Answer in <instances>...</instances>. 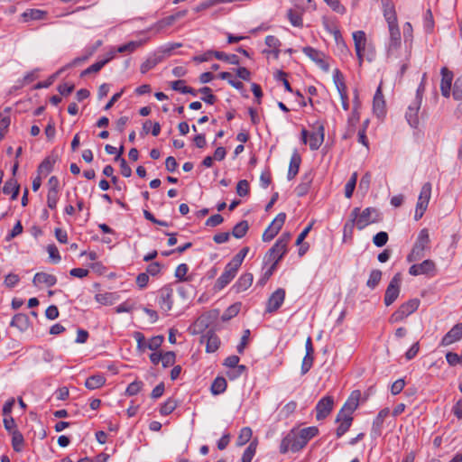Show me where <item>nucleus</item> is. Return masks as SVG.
Here are the masks:
<instances>
[{"mask_svg":"<svg viewBox=\"0 0 462 462\" xmlns=\"http://www.w3.org/2000/svg\"><path fill=\"white\" fill-rule=\"evenodd\" d=\"M318 434L319 429L316 426L300 430L293 428L282 438L280 444V453L286 454L289 451L293 453L299 452Z\"/></svg>","mask_w":462,"mask_h":462,"instance_id":"obj_1","label":"nucleus"},{"mask_svg":"<svg viewBox=\"0 0 462 462\" xmlns=\"http://www.w3.org/2000/svg\"><path fill=\"white\" fill-rule=\"evenodd\" d=\"M360 393L358 392H354L351 394L349 400L345 403L344 407L338 412L337 416V422L339 423L337 429V437H342L350 428L353 418L351 417V413L357 408L358 400Z\"/></svg>","mask_w":462,"mask_h":462,"instance_id":"obj_2","label":"nucleus"},{"mask_svg":"<svg viewBox=\"0 0 462 462\" xmlns=\"http://www.w3.org/2000/svg\"><path fill=\"white\" fill-rule=\"evenodd\" d=\"M351 217L359 230L381 220V214L374 208H366L362 212L358 208H355L351 212Z\"/></svg>","mask_w":462,"mask_h":462,"instance_id":"obj_3","label":"nucleus"},{"mask_svg":"<svg viewBox=\"0 0 462 462\" xmlns=\"http://www.w3.org/2000/svg\"><path fill=\"white\" fill-rule=\"evenodd\" d=\"M313 131L309 134L306 129L301 130V141L303 143L309 142L310 149L311 151L318 150L324 142L325 127L323 123L316 121L312 125Z\"/></svg>","mask_w":462,"mask_h":462,"instance_id":"obj_4","label":"nucleus"},{"mask_svg":"<svg viewBox=\"0 0 462 462\" xmlns=\"http://www.w3.org/2000/svg\"><path fill=\"white\" fill-rule=\"evenodd\" d=\"M389 38L386 42L385 48H386V56L387 59H397L398 55V50L402 46V37H401V32L399 29L398 24L395 25H389Z\"/></svg>","mask_w":462,"mask_h":462,"instance_id":"obj_5","label":"nucleus"},{"mask_svg":"<svg viewBox=\"0 0 462 462\" xmlns=\"http://www.w3.org/2000/svg\"><path fill=\"white\" fill-rule=\"evenodd\" d=\"M290 240L289 235L281 236L267 252L265 258H268L272 264L277 266L278 263L287 252V245Z\"/></svg>","mask_w":462,"mask_h":462,"instance_id":"obj_6","label":"nucleus"},{"mask_svg":"<svg viewBox=\"0 0 462 462\" xmlns=\"http://www.w3.org/2000/svg\"><path fill=\"white\" fill-rule=\"evenodd\" d=\"M429 231L426 228L421 229L417 236L416 242L412 247L411 252L409 254L407 259L409 262L418 261L424 255V250L430 244Z\"/></svg>","mask_w":462,"mask_h":462,"instance_id":"obj_7","label":"nucleus"},{"mask_svg":"<svg viewBox=\"0 0 462 462\" xmlns=\"http://www.w3.org/2000/svg\"><path fill=\"white\" fill-rule=\"evenodd\" d=\"M420 306V300L418 299H411L408 301L402 303L399 309L394 311L390 317L391 323H398L408 316L415 312Z\"/></svg>","mask_w":462,"mask_h":462,"instance_id":"obj_8","label":"nucleus"},{"mask_svg":"<svg viewBox=\"0 0 462 462\" xmlns=\"http://www.w3.org/2000/svg\"><path fill=\"white\" fill-rule=\"evenodd\" d=\"M431 189L432 186L430 182H426L422 185L415 208V220L420 219L424 215L431 197Z\"/></svg>","mask_w":462,"mask_h":462,"instance_id":"obj_9","label":"nucleus"},{"mask_svg":"<svg viewBox=\"0 0 462 462\" xmlns=\"http://www.w3.org/2000/svg\"><path fill=\"white\" fill-rule=\"evenodd\" d=\"M401 274L396 273L390 281L384 293L383 301L386 306L392 305L397 300L401 291Z\"/></svg>","mask_w":462,"mask_h":462,"instance_id":"obj_10","label":"nucleus"},{"mask_svg":"<svg viewBox=\"0 0 462 462\" xmlns=\"http://www.w3.org/2000/svg\"><path fill=\"white\" fill-rule=\"evenodd\" d=\"M238 270L239 267L237 265H234L231 261L228 262L225 266L224 272L217 278L216 287L218 290L224 289L236 277Z\"/></svg>","mask_w":462,"mask_h":462,"instance_id":"obj_11","label":"nucleus"},{"mask_svg":"<svg viewBox=\"0 0 462 462\" xmlns=\"http://www.w3.org/2000/svg\"><path fill=\"white\" fill-rule=\"evenodd\" d=\"M302 52L323 70L328 71L329 69L324 52L310 46L304 47Z\"/></svg>","mask_w":462,"mask_h":462,"instance_id":"obj_12","label":"nucleus"},{"mask_svg":"<svg viewBox=\"0 0 462 462\" xmlns=\"http://www.w3.org/2000/svg\"><path fill=\"white\" fill-rule=\"evenodd\" d=\"M334 406L332 396L327 395L321 398L316 405V418L318 420H323L331 412Z\"/></svg>","mask_w":462,"mask_h":462,"instance_id":"obj_13","label":"nucleus"},{"mask_svg":"<svg viewBox=\"0 0 462 462\" xmlns=\"http://www.w3.org/2000/svg\"><path fill=\"white\" fill-rule=\"evenodd\" d=\"M172 296L173 290L169 286L163 287L159 291L158 304L161 310L165 313H168L172 309Z\"/></svg>","mask_w":462,"mask_h":462,"instance_id":"obj_14","label":"nucleus"},{"mask_svg":"<svg viewBox=\"0 0 462 462\" xmlns=\"http://www.w3.org/2000/svg\"><path fill=\"white\" fill-rule=\"evenodd\" d=\"M284 299H285V291L282 288L277 289L269 297L265 311L268 313H273V312L276 311L282 305Z\"/></svg>","mask_w":462,"mask_h":462,"instance_id":"obj_15","label":"nucleus"},{"mask_svg":"<svg viewBox=\"0 0 462 462\" xmlns=\"http://www.w3.org/2000/svg\"><path fill=\"white\" fill-rule=\"evenodd\" d=\"M435 269V263L428 259L424 260L421 263L411 265L409 269V273L413 276L421 274L434 275Z\"/></svg>","mask_w":462,"mask_h":462,"instance_id":"obj_16","label":"nucleus"},{"mask_svg":"<svg viewBox=\"0 0 462 462\" xmlns=\"http://www.w3.org/2000/svg\"><path fill=\"white\" fill-rule=\"evenodd\" d=\"M441 74V82H440V91L443 97H449L451 93V85L453 81V72L450 71L448 68L443 67L440 69Z\"/></svg>","mask_w":462,"mask_h":462,"instance_id":"obj_17","label":"nucleus"},{"mask_svg":"<svg viewBox=\"0 0 462 462\" xmlns=\"http://www.w3.org/2000/svg\"><path fill=\"white\" fill-rule=\"evenodd\" d=\"M390 410L388 408L382 409L377 416L374 418L371 429V436L374 439H376L381 436L383 424L384 419L389 415Z\"/></svg>","mask_w":462,"mask_h":462,"instance_id":"obj_18","label":"nucleus"},{"mask_svg":"<svg viewBox=\"0 0 462 462\" xmlns=\"http://www.w3.org/2000/svg\"><path fill=\"white\" fill-rule=\"evenodd\" d=\"M460 339H462V323H457L442 337L440 345L447 346Z\"/></svg>","mask_w":462,"mask_h":462,"instance_id":"obj_19","label":"nucleus"},{"mask_svg":"<svg viewBox=\"0 0 462 462\" xmlns=\"http://www.w3.org/2000/svg\"><path fill=\"white\" fill-rule=\"evenodd\" d=\"M353 40L355 42V49L356 55L361 64L363 61V52L366 45V36L364 31H356L353 32Z\"/></svg>","mask_w":462,"mask_h":462,"instance_id":"obj_20","label":"nucleus"},{"mask_svg":"<svg viewBox=\"0 0 462 462\" xmlns=\"http://www.w3.org/2000/svg\"><path fill=\"white\" fill-rule=\"evenodd\" d=\"M143 45V41H131L125 44L120 45L118 47H113L107 52L108 55L113 53V59L116 57V53H133L138 48Z\"/></svg>","mask_w":462,"mask_h":462,"instance_id":"obj_21","label":"nucleus"},{"mask_svg":"<svg viewBox=\"0 0 462 462\" xmlns=\"http://www.w3.org/2000/svg\"><path fill=\"white\" fill-rule=\"evenodd\" d=\"M32 283L34 286L45 285L47 287H52L57 283V278L53 274L40 272L34 274Z\"/></svg>","mask_w":462,"mask_h":462,"instance_id":"obj_22","label":"nucleus"},{"mask_svg":"<svg viewBox=\"0 0 462 462\" xmlns=\"http://www.w3.org/2000/svg\"><path fill=\"white\" fill-rule=\"evenodd\" d=\"M253 281L254 275L251 273H243L233 285L232 289L236 293L243 292L251 287Z\"/></svg>","mask_w":462,"mask_h":462,"instance_id":"obj_23","label":"nucleus"},{"mask_svg":"<svg viewBox=\"0 0 462 462\" xmlns=\"http://www.w3.org/2000/svg\"><path fill=\"white\" fill-rule=\"evenodd\" d=\"M383 5V16L389 25L398 24L397 16L394 10L393 5L391 3V0H382Z\"/></svg>","mask_w":462,"mask_h":462,"instance_id":"obj_24","label":"nucleus"},{"mask_svg":"<svg viewBox=\"0 0 462 462\" xmlns=\"http://www.w3.org/2000/svg\"><path fill=\"white\" fill-rule=\"evenodd\" d=\"M10 326L16 328L20 332H24L30 326V319L26 314L18 313L13 317Z\"/></svg>","mask_w":462,"mask_h":462,"instance_id":"obj_25","label":"nucleus"},{"mask_svg":"<svg viewBox=\"0 0 462 462\" xmlns=\"http://www.w3.org/2000/svg\"><path fill=\"white\" fill-rule=\"evenodd\" d=\"M206 340V351L208 353H214L217 351L220 345L218 337L212 331H208L202 337V342Z\"/></svg>","mask_w":462,"mask_h":462,"instance_id":"obj_26","label":"nucleus"},{"mask_svg":"<svg viewBox=\"0 0 462 462\" xmlns=\"http://www.w3.org/2000/svg\"><path fill=\"white\" fill-rule=\"evenodd\" d=\"M313 180V175L311 171L305 173L302 178L300 183L295 188V192L298 197L305 196L311 185Z\"/></svg>","mask_w":462,"mask_h":462,"instance_id":"obj_27","label":"nucleus"},{"mask_svg":"<svg viewBox=\"0 0 462 462\" xmlns=\"http://www.w3.org/2000/svg\"><path fill=\"white\" fill-rule=\"evenodd\" d=\"M301 162V157L297 151H294L290 161L289 170L287 178L289 180L295 178L299 172L300 165Z\"/></svg>","mask_w":462,"mask_h":462,"instance_id":"obj_28","label":"nucleus"},{"mask_svg":"<svg viewBox=\"0 0 462 462\" xmlns=\"http://www.w3.org/2000/svg\"><path fill=\"white\" fill-rule=\"evenodd\" d=\"M384 106L385 102L381 90V87H378L373 100L374 112L377 115V116H381L384 114Z\"/></svg>","mask_w":462,"mask_h":462,"instance_id":"obj_29","label":"nucleus"},{"mask_svg":"<svg viewBox=\"0 0 462 462\" xmlns=\"http://www.w3.org/2000/svg\"><path fill=\"white\" fill-rule=\"evenodd\" d=\"M19 190L20 185L14 177L6 180L3 188V192L6 195H11V199L13 200L17 199Z\"/></svg>","mask_w":462,"mask_h":462,"instance_id":"obj_30","label":"nucleus"},{"mask_svg":"<svg viewBox=\"0 0 462 462\" xmlns=\"http://www.w3.org/2000/svg\"><path fill=\"white\" fill-rule=\"evenodd\" d=\"M265 44L271 48V51L264 50L263 52L266 54H273L275 59H277L280 55V50L279 47L281 46L280 40L273 36V35H268L265 38Z\"/></svg>","mask_w":462,"mask_h":462,"instance_id":"obj_31","label":"nucleus"},{"mask_svg":"<svg viewBox=\"0 0 462 462\" xmlns=\"http://www.w3.org/2000/svg\"><path fill=\"white\" fill-rule=\"evenodd\" d=\"M106 383V378L103 374H97L87 378L85 386L88 390H96L101 388Z\"/></svg>","mask_w":462,"mask_h":462,"instance_id":"obj_32","label":"nucleus"},{"mask_svg":"<svg viewBox=\"0 0 462 462\" xmlns=\"http://www.w3.org/2000/svg\"><path fill=\"white\" fill-rule=\"evenodd\" d=\"M113 60V53L108 55L106 53V58L95 62L81 72V77L87 76L91 73L98 72L106 63Z\"/></svg>","mask_w":462,"mask_h":462,"instance_id":"obj_33","label":"nucleus"},{"mask_svg":"<svg viewBox=\"0 0 462 462\" xmlns=\"http://www.w3.org/2000/svg\"><path fill=\"white\" fill-rule=\"evenodd\" d=\"M57 161V156L50 155L46 157L39 165L38 171L41 174H49L52 170L53 166Z\"/></svg>","mask_w":462,"mask_h":462,"instance_id":"obj_34","label":"nucleus"},{"mask_svg":"<svg viewBox=\"0 0 462 462\" xmlns=\"http://www.w3.org/2000/svg\"><path fill=\"white\" fill-rule=\"evenodd\" d=\"M12 446L14 451L21 452L23 448L24 439L19 430H13L12 433Z\"/></svg>","mask_w":462,"mask_h":462,"instance_id":"obj_35","label":"nucleus"},{"mask_svg":"<svg viewBox=\"0 0 462 462\" xmlns=\"http://www.w3.org/2000/svg\"><path fill=\"white\" fill-rule=\"evenodd\" d=\"M248 228V222L246 220H242L234 226L232 236L238 239L242 238L246 235Z\"/></svg>","mask_w":462,"mask_h":462,"instance_id":"obj_36","label":"nucleus"},{"mask_svg":"<svg viewBox=\"0 0 462 462\" xmlns=\"http://www.w3.org/2000/svg\"><path fill=\"white\" fill-rule=\"evenodd\" d=\"M226 381L224 377H217L211 384V392L214 395L223 393L226 389Z\"/></svg>","mask_w":462,"mask_h":462,"instance_id":"obj_37","label":"nucleus"},{"mask_svg":"<svg viewBox=\"0 0 462 462\" xmlns=\"http://www.w3.org/2000/svg\"><path fill=\"white\" fill-rule=\"evenodd\" d=\"M215 58L219 60L226 61L229 64H233V65H238L240 63V60H239L238 56L236 54H226L223 51H216Z\"/></svg>","mask_w":462,"mask_h":462,"instance_id":"obj_38","label":"nucleus"},{"mask_svg":"<svg viewBox=\"0 0 462 462\" xmlns=\"http://www.w3.org/2000/svg\"><path fill=\"white\" fill-rule=\"evenodd\" d=\"M178 406V402L173 398L167 399L160 408V413L163 416L171 414Z\"/></svg>","mask_w":462,"mask_h":462,"instance_id":"obj_39","label":"nucleus"},{"mask_svg":"<svg viewBox=\"0 0 462 462\" xmlns=\"http://www.w3.org/2000/svg\"><path fill=\"white\" fill-rule=\"evenodd\" d=\"M253 431L249 427H244L241 429L240 433L236 439V445L241 447L245 445L251 439Z\"/></svg>","mask_w":462,"mask_h":462,"instance_id":"obj_40","label":"nucleus"},{"mask_svg":"<svg viewBox=\"0 0 462 462\" xmlns=\"http://www.w3.org/2000/svg\"><path fill=\"white\" fill-rule=\"evenodd\" d=\"M257 440H253L243 453L241 462H251L256 453Z\"/></svg>","mask_w":462,"mask_h":462,"instance_id":"obj_41","label":"nucleus"},{"mask_svg":"<svg viewBox=\"0 0 462 462\" xmlns=\"http://www.w3.org/2000/svg\"><path fill=\"white\" fill-rule=\"evenodd\" d=\"M381 278H382V272L380 270H377V269L372 270L370 273L369 278L366 282L367 287H369L371 290H374L380 282Z\"/></svg>","mask_w":462,"mask_h":462,"instance_id":"obj_42","label":"nucleus"},{"mask_svg":"<svg viewBox=\"0 0 462 462\" xmlns=\"http://www.w3.org/2000/svg\"><path fill=\"white\" fill-rule=\"evenodd\" d=\"M95 299L102 305H112L116 300V296L112 292H103L96 294Z\"/></svg>","mask_w":462,"mask_h":462,"instance_id":"obj_43","label":"nucleus"},{"mask_svg":"<svg viewBox=\"0 0 462 462\" xmlns=\"http://www.w3.org/2000/svg\"><path fill=\"white\" fill-rule=\"evenodd\" d=\"M419 110L415 108H408L405 114L406 120L408 124L411 126L416 128L419 125V116H418Z\"/></svg>","mask_w":462,"mask_h":462,"instance_id":"obj_44","label":"nucleus"},{"mask_svg":"<svg viewBox=\"0 0 462 462\" xmlns=\"http://www.w3.org/2000/svg\"><path fill=\"white\" fill-rule=\"evenodd\" d=\"M46 13L39 9H30L23 14L24 19L27 20H42L44 18Z\"/></svg>","mask_w":462,"mask_h":462,"instance_id":"obj_45","label":"nucleus"},{"mask_svg":"<svg viewBox=\"0 0 462 462\" xmlns=\"http://www.w3.org/2000/svg\"><path fill=\"white\" fill-rule=\"evenodd\" d=\"M199 91L203 95V97H201V100L205 103L208 105H213L216 102L217 97L215 95L212 94V90L210 88L203 87L200 89H199Z\"/></svg>","mask_w":462,"mask_h":462,"instance_id":"obj_46","label":"nucleus"},{"mask_svg":"<svg viewBox=\"0 0 462 462\" xmlns=\"http://www.w3.org/2000/svg\"><path fill=\"white\" fill-rule=\"evenodd\" d=\"M357 181V173L354 172L345 186V196L350 199L355 190Z\"/></svg>","mask_w":462,"mask_h":462,"instance_id":"obj_47","label":"nucleus"},{"mask_svg":"<svg viewBox=\"0 0 462 462\" xmlns=\"http://www.w3.org/2000/svg\"><path fill=\"white\" fill-rule=\"evenodd\" d=\"M143 387V383L142 381L135 380L128 384V386L125 390V393L128 396L136 395L138 393H140V391L142 390Z\"/></svg>","mask_w":462,"mask_h":462,"instance_id":"obj_48","label":"nucleus"},{"mask_svg":"<svg viewBox=\"0 0 462 462\" xmlns=\"http://www.w3.org/2000/svg\"><path fill=\"white\" fill-rule=\"evenodd\" d=\"M60 199V194L58 191H48L47 193V206L49 208L55 210Z\"/></svg>","mask_w":462,"mask_h":462,"instance_id":"obj_49","label":"nucleus"},{"mask_svg":"<svg viewBox=\"0 0 462 462\" xmlns=\"http://www.w3.org/2000/svg\"><path fill=\"white\" fill-rule=\"evenodd\" d=\"M339 76H341L340 72L338 70H336L334 73V82L339 93V96H346L347 95L346 86L344 83V81L339 78Z\"/></svg>","mask_w":462,"mask_h":462,"instance_id":"obj_50","label":"nucleus"},{"mask_svg":"<svg viewBox=\"0 0 462 462\" xmlns=\"http://www.w3.org/2000/svg\"><path fill=\"white\" fill-rule=\"evenodd\" d=\"M176 360V355L173 351H168L163 354H162V359L161 362L162 364L163 367H169L173 365Z\"/></svg>","mask_w":462,"mask_h":462,"instance_id":"obj_51","label":"nucleus"},{"mask_svg":"<svg viewBox=\"0 0 462 462\" xmlns=\"http://www.w3.org/2000/svg\"><path fill=\"white\" fill-rule=\"evenodd\" d=\"M115 160L118 161L120 163L121 174L125 178L130 177L132 175V169L127 164L125 159L123 158L122 156L116 155Z\"/></svg>","mask_w":462,"mask_h":462,"instance_id":"obj_52","label":"nucleus"},{"mask_svg":"<svg viewBox=\"0 0 462 462\" xmlns=\"http://www.w3.org/2000/svg\"><path fill=\"white\" fill-rule=\"evenodd\" d=\"M286 219V214L285 213H279L276 217L272 221L269 226L273 228V230L276 231V233H279L282 226H283Z\"/></svg>","mask_w":462,"mask_h":462,"instance_id":"obj_53","label":"nucleus"},{"mask_svg":"<svg viewBox=\"0 0 462 462\" xmlns=\"http://www.w3.org/2000/svg\"><path fill=\"white\" fill-rule=\"evenodd\" d=\"M249 252V247L242 248L232 259L231 262L234 265H237L239 268L242 265L245 256Z\"/></svg>","mask_w":462,"mask_h":462,"instance_id":"obj_54","label":"nucleus"},{"mask_svg":"<svg viewBox=\"0 0 462 462\" xmlns=\"http://www.w3.org/2000/svg\"><path fill=\"white\" fill-rule=\"evenodd\" d=\"M164 337L158 335L151 337L146 344V347L151 350H157L163 343Z\"/></svg>","mask_w":462,"mask_h":462,"instance_id":"obj_55","label":"nucleus"},{"mask_svg":"<svg viewBox=\"0 0 462 462\" xmlns=\"http://www.w3.org/2000/svg\"><path fill=\"white\" fill-rule=\"evenodd\" d=\"M189 271V267L186 263H180L177 266L175 270V277L180 281L184 282L187 281V273Z\"/></svg>","mask_w":462,"mask_h":462,"instance_id":"obj_56","label":"nucleus"},{"mask_svg":"<svg viewBox=\"0 0 462 462\" xmlns=\"http://www.w3.org/2000/svg\"><path fill=\"white\" fill-rule=\"evenodd\" d=\"M452 95L454 99L462 100V75L455 80Z\"/></svg>","mask_w":462,"mask_h":462,"instance_id":"obj_57","label":"nucleus"},{"mask_svg":"<svg viewBox=\"0 0 462 462\" xmlns=\"http://www.w3.org/2000/svg\"><path fill=\"white\" fill-rule=\"evenodd\" d=\"M387 241H388V234L384 231H381V232L377 233L373 237V243L377 247H382V246L385 245Z\"/></svg>","mask_w":462,"mask_h":462,"instance_id":"obj_58","label":"nucleus"},{"mask_svg":"<svg viewBox=\"0 0 462 462\" xmlns=\"http://www.w3.org/2000/svg\"><path fill=\"white\" fill-rule=\"evenodd\" d=\"M219 78H220L221 79H226V80H227V81H228V83H229L232 87H234L235 88H236V89H240V88H243V83H242L241 81H239V80H236V79H232V75H231V73H229V72H226V71L221 72V73L219 74Z\"/></svg>","mask_w":462,"mask_h":462,"instance_id":"obj_59","label":"nucleus"},{"mask_svg":"<svg viewBox=\"0 0 462 462\" xmlns=\"http://www.w3.org/2000/svg\"><path fill=\"white\" fill-rule=\"evenodd\" d=\"M324 2L336 13L344 14L346 11V7L342 5L339 0H324Z\"/></svg>","mask_w":462,"mask_h":462,"instance_id":"obj_60","label":"nucleus"},{"mask_svg":"<svg viewBox=\"0 0 462 462\" xmlns=\"http://www.w3.org/2000/svg\"><path fill=\"white\" fill-rule=\"evenodd\" d=\"M275 265L272 264L263 273L261 278L258 280L257 283L261 286L264 285L266 282L271 278V276L273 274L274 271L276 270Z\"/></svg>","mask_w":462,"mask_h":462,"instance_id":"obj_61","label":"nucleus"},{"mask_svg":"<svg viewBox=\"0 0 462 462\" xmlns=\"http://www.w3.org/2000/svg\"><path fill=\"white\" fill-rule=\"evenodd\" d=\"M313 356L305 355L301 363L300 372L301 374H306L313 365Z\"/></svg>","mask_w":462,"mask_h":462,"instance_id":"obj_62","label":"nucleus"},{"mask_svg":"<svg viewBox=\"0 0 462 462\" xmlns=\"http://www.w3.org/2000/svg\"><path fill=\"white\" fill-rule=\"evenodd\" d=\"M446 360H447L448 364L451 366H455L458 364L462 365L461 355L458 356L457 354H456L454 352H448L446 354Z\"/></svg>","mask_w":462,"mask_h":462,"instance_id":"obj_63","label":"nucleus"},{"mask_svg":"<svg viewBox=\"0 0 462 462\" xmlns=\"http://www.w3.org/2000/svg\"><path fill=\"white\" fill-rule=\"evenodd\" d=\"M158 61L156 58H149L142 63L140 71L142 74H145L150 69H153L157 65Z\"/></svg>","mask_w":462,"mask_h":462,"instance_id":"obj_64","label":"nucleus"}]
</instances>
